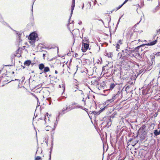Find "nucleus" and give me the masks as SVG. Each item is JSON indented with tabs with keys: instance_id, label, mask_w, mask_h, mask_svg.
Here are the masks:
<instances>
[{
	"instance_id": "nucleus-28",
	"label": "nucleus",
	"mask_w": 160,
	"mask_h": 160,
	"mask_svg": "<svg viewBox=\"0 0 160 160\" xmlns=\"http://www.w3.org/2000/svg\"><path fill=\"white\" fill-rule=\"evenodd\" d=\"M88 39H87V38H84V39L82 40V42H86L88 43Z\"/></svg>"
},
{
	"instance_id": "nucleus-7",
	"label": "nucleus",
	"mask_w": 160,
	"mask_h": 160,
	"mask_svg": "<svg viewBox=\"0 0 160 160\" xmlns=\"http://www.w3.org/2000/svg\"><path fill=\"white\" fill-rule=\"evenodd\" d=\"M89 48V43H88L82 42V50L83 52H85Z\"/></svg>"
},
{
	"instance_id": "nucleus-62",
	"label": "nucleus",
	"mask_w": 160,
	"mask_h": 160,
	"mask_svg": "<svg viewBox=\"0 0 160 160\" xmlns=\"http://www.w3.org/2000/svg\"><path fill=\"white\" fill-rule=\"evenodd\" d=\"M76 91H77V90L75 89V90H74V92H76Z\"/></svg>"
},
{
	"instance_id": "nucleus-17",
	"label": "nucleus",
	"mask_w": 160,
	"mask_h": 160,
	"mask_svg": "<svg viewBox=\"0 0 160 160\" xmlns=\"http://www.w3.org/2000/svg\"><path fill=\"white\" fill-rule=\"evenodd\" d=\"M62 87V89H63V92L62 93V95L63 94V93L64 92H65V84L64 83H63L61 85H59V87L60 88H61Z\"/></svg>"
},
{
	"instance_id": "nucleus-44",
	"label": "nucleus",
	"mask_w": 160,
	"mask_h": 160,
	"mask_svg": "<svg viewBox=\"0 0 160 160\" xmlns=\"http://www.w3.org/2000/svg\"><path fill=\"white\" fill-rule=\"evenodd\" d=\"M51 154H50L49 155V160H51Z\"/></svg>"
},
{
	"instance_id": "nucleus-53",
	"label": "nucleus",
	"mask_w": 160,
	"mask_h": 160,
	"mask_svg": "<svg viewBox=\"0 0 160 160\" xmlns=\"http://www.w3.org/2000/svg\"><path fill=\"white\" fill-rule=\"evenodd\" d=\"M122 52L123 53H125L124 49L122 50Z\"/></svg>"
},
{
	"instance_id": "nucleus-21",
	"label": "nucleus",
	"mask_w": 160,
	"mask_h": 160,
	"mask_svg": "<svg viewBox=\"0 0 160 160\" xmlns=\"http://www.w3.org/2000/svg\"><path fill=\"white\" fill-rule=\"evenodd\" d=\"M91 83L92 84L94 85L95 86H97L99 84L97 80H94L93 81H92L91 82Z\"/></svg>"
},
{
	"instance_id": "nucleus-22",
	"label": "nucleus",
	"mask_w": 160,
	"mask_h": 160,
	"mask_svg": "<svg viewBox=\"0 0 160 160\" xmlns=\"http://www.w3.org/2000/svg\"><path fill=\"white\" fill-rule=\"evenodd\" d=\"M44 64L43 63L40 64L39 65L38 68L39 69H40V70H42L43 69H44Z\"/></svg>"
},
{
	"instance_id": "nucleus-24",
	"label": "nucleus",
	"mask_w": 160,
	"mask_h": 160,
	"mask_svg": "<svg viewBox=\"0 0 160 160\" xmlns=\"http://www.w3.org/2000/svg\"><path fill=\"white\" fill-rule=\"evenodd\" d=\"M50 70V69L48 67H45L44 69V72H47L49 71Z\"/></svg>"
},
{
	"instance_id": "nucleus-63",
	"label": "nucleus",
	"mask_w": 160,
	"mask_h": 160,
	"mask_svg": "<svg viewBox=\"0 0 160 160\" xmlns=\"http://www.w3.org/2000/svg\"><path fill=\"white\" fill-rule=\"evenodd\" d=\"M62 73H64V71H63V72H62Z\"/></svg>"
},
{
	"instance_id": "nucleus-8",
	"label": "nucleus",
	"mask_w": 160,
	"mask_h": 160,
	"mask_svg": "<svg viewBox=\"0 0 160 160\" xmlns=\"http://www.w3.org/2000/svg\"><path fill=\"white\" fill-rule=\"evenodd\" d=\"M146 127L145 125H143L139 129L138 132L139 133H142L143 136L145 137V136H144L146 134V132L144 131V129Z\"/></svg>"
},
{
	"instance_id": "nucleus-37",
	"label": "nucleus",
	"mask_w": 160,
	"mask_h": 160,
	"mask_svg": "<svg viewBox=\"0 0 160 160\" xmlns=\"http://www.w3.org/2000/svg\"><path fill=\"white\" fill-rule=\"evenodd\" d=\"M118 55L119 56H120V57H121V56H122V54L121 53V52H119L118 53Z\"/></svg>"
},
{
	"instance_id": "nucleus-19",
	"label": "nucleus",
	"mask_w": 160,
	"mask_h": 160,
	"mask_svg": "<svg viewBox=\"0 0 160 160\" xmlns=\"http://www.w3.org/2000/svg\"><path fill=\"white\" fill-rule=\"evenodd\" d=\"M31 62L30 60H27L24 62V64L25 66H28L31 63Z\"/></svg>"
},
{
	"instance_id": "nucleus-49",
	"label": "nucleus",
	"mask_w": 160,
	"mask_h": 160,
	"mask_svg": "<svg viewBox=\"0 0 160 160\" xmlns=\"http://www.w3.org/2000/svg\"><path fill=\"white\" fill-rule=\"evenodd\" d=\"M100 21H101L102 22L103 24H104V22H103V21L102 19H100Z\"/></svg>"
},
{
	"instance_id": "nucleus-25",
	"label": "nucleus",
	"mask_w": 160,
	"mask_h": 160,
	"mask_svg": "<svg viewBox=\"0 0 160 160\" xmlns=\"http://www.w3.org/2000/svg\"><path fill=\"white\" fill-rule=\"evenodd\" d=\"M116 115V113L114 112L112 115H111L109 118L111 120V118H114L115 117V116Z\"/></svg>"
},
{
	"instance_id": "nucleus-12",
	"label": "nucleus",
	"mask_w": 160,
	"mask_h": 160,
	"mask_svg": "<svg viewBox=\"0 0 160 160\" xmlns=\"http://www.w3.org/2000/svg\"><path fill=\"white\" fill-rule=\"evenodd\" d=\"M158 5L156 7H155V8H154L153 9L151 10V12L152 13H155L159 10V8H158V7L160 5V3L159 0H158Z\"/></svg>"
},
{
	"instance_id": "nucleus-54",
	"label": "nucleus",
	"mask_w": 160,
	"mask_h": 160,
	"mask_svg": "<svg viewBox=\"0 0 160 160\" xmlns=\"http://www.w3.org/2000/svg\"><path fill=\"white\" fill-rule=\"evenodd\" d=\"M141 21V20H140L136 24V25L138 24L139 23V22H140Z\"/></svg>"
},
{
	"instance_id": "nucleus-60",
	"label": "nucleus",
	"mask_w": 160,
	"mask_h": 160,
	"mask_svg": "<svg viewBox=\"0 0 160 160\" xmlns=\"http://www.w3.org/2000/svg\"><path fill=\"white\" fill-rule=\"evenodd\" d=\"M93 102H94V103L95 104V102L94 101H93Z\"/></svg>"
},
{
	"instance_id": "nucleus-36",
	"label": "nucleus",
	"mask_w": 160,
	"mask_h": 160,
	"mask_svg": "<svg viewBox=\"0 0 160 160\" xmlns=\"http://www.w3.org/2000/svg\"><path fill=\"white\" fill-rule=\"evenodd\" d=\"M128 0H125L124 2H123V3L122 4L123 5L124 4H125L128 1Z\"/></svg>"
},
{
	"instance_id": "nucleus-15",
	"label": "nucleus",
	"mask_w": 160,
	"mask_h": 160,
	"mask_svg": "<svg viewBox=\"0 0 160 160\" xmlns=\"http://www.w3.org/2000/svg\"><path fill=\"white\" fill-rule=\"evenodd\" d=\"M122 44V41L121 40H119L117 43V46L116 48H117L116 50L118 51V49L120 48V46Z\"/></svg>"
},
{
	"instance_id": "nucleus-52",
	"label": "nucleus",
	"mask_w": 160,
	"mask_h": 160,
	"mask_svg": "<svg viewBox=\"0 0 160 160\" xmlns=\"http://www.w3.org/2000/svg\"><path fill=\"white\" fill-rule=\"evenodd\" d=\"M58 73V72L57 70L55 71V73L57 74Z\"/></svg>"
},
{
	"instance_id": "nucleus-46",
	"label": "nucleus",
	"mask_w": 160,
	"mask_h": 160,
	"mask_svg": "<svg viewBox=\"0 0 160 160\" xmlns=\"http://www.w3.org/2000/svg\"><path fill=\"white\" fill-rule=\"evenodd\" d=\"M133 37H135V40H135L136 39H137V36H138V35H137V36H133Z\"/></svg>"
},
{
	"instance_id": "nucleus-59",
	"label": "nucleus",
	"mask_w": 160,
	"mask_h": 160,
	"mask_svg": "<svg viewBox=\"0 0 160 160\" xmlns=\"http://www.w3.org/2000/svg\"><path fill=\"white\" fill-rule=\"evenodd\" d=\"M42 119V118H40L39 119V120H41V119Z\"/></svg>"
},
{
	"instance_id": "nucleus-11",
	"label": "nucleus",
	"mask_w": 160,
	"mask_h": 160,
	"mask_svg": "<svg viewBox=\"0 0 160 160\" xmlns=\"http://www.w3.org/2000/svg\"><path fill=\"white\" fill-rule=\"evenodd\" d=\"M75 2H72V6H71V14H70V18H69V21H68L69 22H68V24H70V18H71V17L72 16V13H73V10L74 9V8L75 6Z\"/></svg>"
},
{
	"instance_id": "nucleus-34",
	"label": "nucleus",
	"mask_w": 160,
	"mask_h": 160,
	"mask_svg": "<svg viewBox=\"0 0 160 160\" xmlns=\"http://www.w3.org/2000/svg\"><path fill=\"white\" fill-rule=\"evenodd\" d=\"M154 58H152L151 59V61H150V62H152L153 63H154Z\"/></svg>"
},
{
	"instance_id": "nucleus-1",
	"label": "nucleus",
	"mask_w": 160,
	"mask_h": 160,
	"mask_svg": "<svg viewBox=\"0 0 160 160\" xmlns=\"http://www.w3.org/2000/svg\"><path fill=\"white\" fill-rule=\"evenodd\" d=\"M81 107H82L81 106H75L73 107L70 108L69 106L68 107L67 106V107L66 108H63L62 110V111L60 112L58 114V116L56 118V121H57H57L59 119V117L61 115H62L64 113L70 111L71 110L76 108H79Z\"/></svg>"
},
{
	"instance_id": "nucleus-29",
	"label": "nucleus",
	"mask_w": 160,
	"mask_h": 160,
	"mask_svg": "<svg viewBox=\"0 0 160 160\" xmlns=\"http://www.w3.org/2000/svg\"><path fill=\"white\" fill-rule=\"evenodd\" d=\"M123 6V5L122 4V5H119L118 7H117L116 8V10H115L116 11H117L122 6Z\"/></svg>"
},
{
	"instance_id": "nucleus-3",
	"label": "nucleus",
	"mask_w": 160,
	"mask_h": 160,
	"mask_svg": "<svg viewBox=\"0 0 160 160\" xmlns=\"http://www.w3.org/2000/svg\"><path fill=\"white\" fill-rule=\"evenodd\" d=\"M122 94V93L121 91H118L117 94L113 95L111 99L107 100V102L108 103L109 102L110 103H111L116 99L118 100L120 99L121 98Z\"/></svg>"
},
{
	"instance_id": "nucleus-64",
	"label": "nucleus",
	"mask_w": 160,
	"mask_h": 160,
	"mask_svg": "<svg viewBox=\"0 0 160 160\" xmlns=\"http://www.w3.org/2000/svg\"><path fill=\"white\" fill-rule=\"evenodd\" d=\"M159 14H160V12H159Z\"/></svg>"
},
{
	"instance_id": "nucleus-61",
	"label": "nucleus",
	"mask_w": 160,
	"mask_h": 160,
	"mask_svg": "<svg viewBox=\"0 0 160 160\" xmlns=\"http://www.w3.org/2000/svg\"><path fill=\"white\" fill-rule=\"evenodd\" d=\"M78 84L76 85V86H77V87H78Z\"/></svg>"
},
{
	"instance_id": "nucleus-39",
	"label": "nucleus",
	"mask_w": 160,
	"mask_h": 160,
	"mask_svg": "<svg viewBox=\"0 0 160 160\" xmlns=\"http://www.w3.org/2000/svg\"><path fill=\"white\" fill-rule=\"evenodd\" d=\"M33 4H32V15H33Z\"/></svg>"
},
{
	"instance_id": "nucleus-6",
	"label": "nucleus",
	"mask_w": 160,
	"mask_h": 160,
	"mask_svg": "<svg viewBox=\"0 0 160 160\" xmlns=\"http://www.w3.org/2000/svg\"><path fill=\"white\" fill-rule=\"evenodd\" d=\"M104 109V108H103L98 111H90L89 113L92 115V117H96Z\"/></svg>"
},
{
	"instance_id": "nucleus-47",
	"label": "nucleus",
	"mask_w": 160,
	"mask_h": 160,
	"mask_svg": "<svg viewBox=\"0 0 160 160\" xmlns=\"http://www.w3.org/2000/svg\"><path fill=\"white\" fill-rule=\"evenodd\" d=\"M82 24V22L81 21H80L78 23V24L79 25H81Z\"/></svg>"
},
{
	"instance_id": "nucleus-38",
	"label": "nucleus",
	"mask_w": 160,
	"mask_h": 160,
	"mask_svg": "<svg viewBox=\"0 0 160 160\" xmlns=\"http://www.w3.org/2000/svg\"><path fill=\"white\" fill-rule=\"evenodd\" d=\"M82 101H83V102H84V105H85V104H86L85 101V100H84V98H83V99H82Z\"/></svg>"
},
{
	"instance_id": "nucleus-9",
	"label": "nucleus",
	"mask_w": 160,
	"mask_h": 160,
	"mask_svg": "<svg viewBox=\"0 0 160 160\" xmlns=\"http://www.w3.org/2000/svg\"><path fill=\"white\" fill-rule=\"evenodd\" d=\"M38 37L36 33L33 32L31 33L29 36V39L31 40H34Z\"/></svg>"
},
{
	"instance_id": "nucleus-35",
	"label": "nucleus",
	"mask_w": 160,
	"mask_h": 160,
	"mask_svg": "<svg viewBox=\"0 0 160 160\" xmlns=\"http://www.w3.org/2000/svg\"><path fill=\"white\" fill-rule=\"evenodd\" d=\"M122 16L120 17V18H119V20H118V23H117V25H118V24H119V22H120V19H121V18H122Z\"/></svg>"
},
{
	"instance_id": "nucleus-56",
	"label": "nucleus",
	"mask_w": 160,
	"mask_h": 160,
	"mask_svg": "<svg viewBox=\"0 0 160 160\" xmlns=\"http://www.w3.org/2000/svg\"><path fill=\"white\" fill-rule=\"evenodd\" d=\"M74 30H76L77 31H78V29H75Z\"/></svg>"
},
{
	"instance_id": "nucleus-16",
	"label": "nucleus",
	"mask_w": 160,
	"mask_h": 160,
	"mask_svg": "<svg viewBox=\"0 0 160 160\" xmlns=\"http://www.w3.org/2000/svg\"><path fill=\"white\" fill-rule=\"evenodd\" d=\"M141 48V46H138L137 47L135 48H134V50L136 51L137 52V56L138 57H140L141 56L140 54L139 53H138V50L140 48Z\"/></svg>"
},
{
	"instance_id": "nucleus-42",
	"label": "nucleus",
	"mask_w": 160,
	"mask_h": 160,
	"mask_svg": "<svg viewBox=\"0 0 160 160\" xmlns=\"http://www.w3.org/2000/svg\"><path fill=\"white\" fill-rule=\"evenodd\" d=\"M46 116H44V120L45 121V122H46Z\"/></svg>"
},
{
	"instance_id": "nucleus-13",
	"label": "nucleus",
	"mask_w": 160,
	"mask_h": 160,
	"mask_svg": "<svg viewBox=\"0 0 160 160\" xmlns=\"http://www.w3.org/2000/svg\"><path fill=\"white\" fill-rule=\"evenodd\" d=\"M150 89L149 88H147L145 89H143L142 91V94L143 95H146L149 93Z\"/></svg>"
},
{
	"instance_id": "nucleus-23",
	"label": "nucleus",
	"mask_w": 160,
	"mask_h": 160,
	"mask_svg": "<svg viewBox=\"0 0 160 160\" xmlns=\"http://www.w3.org/2000/svg\"><path fill=\"white\" fill-rule=\"evenodd\" d=\"M154 134L155 136H157L160 134V132L157 129L154 130Z\"/></svg>"
},
{
	"instance_id": "nucleus-10",
	"label": "nucleus",
	"mask_w": 160,
	"mask_h": 160,
	"mask_svg": "<svg viewBox=\"0 0 160 160\" xmlns=\"http://www.w3.org/2000/svg\"><path fill=\"white\" fill-rule=\"evenodd\" d=\"M16 32V34L17 35V38H18V43L19 44L22 41L21 35L22 34V32H18L14 30Z\"/></svg>"
},
{
	"instance_id": "nucleus-27",
	"label": "nucleus",
	"mask_w": 160,
	"mask_h": 160,
	"mask_svg": "<svg viewBox=\"0 0 160 160\" xmlns=\"http://www.w3.org/2000/svg\"><path fill=\"white\" fill-rule=\"evenodd\" d=\"M139 107V104L137 103L134 106V109L135 110H137L138 109Z\"/></svg>"
},
{
	"instance_id": "nucleus-43",
	"label": "nucleus",
	"mask_w": 160,
	"mask_h": 160,
	"mask_svg": "<svg viewBox=\"0 0 160 160\" xmlns=\"http://www.w3.org/2000/svg\"><path fill=\"white\" fill-rule=\"evenodd\" d=\"M160 31V29H159L158 30H157V34Z\"/></svg>"
},
{
	"instance_id": "nucleus-40",
	"label": "nucleus",
	"mask_w": 160,
	"mask_h": 160,
	"mask_svg": "<svg viewBox=\"0 0 160 160\" xmlns=\"http://www.w3.org/2000/svg\"><path fill=\"white\" fill-rule=\"evenodd\" d=\"M78 54L77 53H75V57L77 58L78 57Z\"/></svg>"
},
{
	"instance_id": "nucleus-41",
	"label": "nucleus",
	"mask_w": 160,
	"mask_h": 160,
	"mask_svg": "<svg viewBox=\"0 0 160 160\" xmlns=\"http://www.w3.org/2000/svg\"><path fill=\"white\" fill-rule=\"evenodd\" d=\"M72 105H76V103L75 102H72Z\"/></svg>"
},
{
	"instance_id": "nucleus-45",
	"label": "nucleus",
	"mask_w": 160,
	"mask_h": 160,
	"mask_svg": "<svg viewBox=\"0 0 160 160\" xmlns=\"http://www.w3.org/2000/svg\"><path fill=\"white\" fill-rule=\"evenodd\" d=\"M45 54H43V57L44 59V58H45Z\"/></svg>"
},
{
	"instance_id": "nucleus-51",
	"label": "nucleus",
	"mask_w": 160,
	"mask_h": 160,
	"mask_svg": "<svg viewBox=\"0 0 160 160\" xmlns=\"http://www.w3.org/2000/svg\"><path fill=\"white\" fill-rule=\"evenodd\" d=\"M84 7V3H83V5L82 7V9H83Z\"/></svg>"
},
{
	"instance_id": "nucleus-48",
	"label": "nucleus",
	"mask_w": 160,
	"mask_h": 160,
	"mask_svg": "<svg viewBox=\"0 0 160 160\" xmlns=\"http://www.w3.org/2000/svg\"><path fill=\"white\" fill-rule=\"evenodd\" d=\"M87 98L89 99V97L88 95V96H87V97L86 98V99H87Z\"/></svg>"
},
{
	"instance_id": "nucleus-14",
	"label": "nucleus",
	"mask_w": 160,
	"mask_h": 160,
	"mask_svg": "<svg viewBox=\"0 0 160 160\" xmlns=\"http://www.w3.org/2000/svg\"><path fill=\"white\" fill-rule=\"evenodd\" d=\"M131 48L127 47L126 48L124 49L125 53H127L128 55L130 54L131 53Z\"/></svg>"
},
{
	"instance_id": "nucleus-33",
	"label": "nucleus",
	"mask_w": 160,
	"mask_h": 160,
	"mask_svg": "<svg viewBox=\"0 0 160 160\" xmlns=\"http://www.w3.org/2000/svg\"><path fill=\"white\" fill-rule=\"evenodd\" d=\"M78 90L79 92V93L81 95H83V92L82 90H81L79 89H78Z\"/></svg>"
},
{
	"instance_id": "nucleus-4",
	"label": "nucleus",
	"mask_w": 160,
	"mask_h": 160,
	"mask_svg": "<svg viewBox=\"0 0 160 160\" xmlns=\"http://www.w3.org/2000/svg\"><path fill=\"white\" fill-rule=\"evenodd\" d=\"M156 35H154L152 38L150 40H149V42L145 44V45L148 46H152L155 45L157 42V40L158 37L156 36Z\"/></svg>"
},
{
	"instance_id": "nucleus-20",
	"label": "nucleus",
	"mask_w": 160,
	"mask_h": 160,
	"mask_svg": "<svg viewBox=\"0 0 160 160\" xmlns=\"http://www.w3.org/2000/svg\"><path fill=\"white\" fill-rule=\"evenodd\" d=\"M154 63L152 62H149V63H148V65H149V68H148V69L151 70L152 68V65Z\"/></svg>"
},
{
	"instance_id": "nucleus-26",
	"label": "nucleus",
	"mask_w": 160,
	"mask_h": 160,
	"mask_svg": "<svg viewBox=\"0 0 160 160\" xmlns=\"http://www.w3.org/2000/svg\"><path fill=\"white\" fill-rule=\"evenodd\" d=\"M64 98H66V97H65V96H61V97H59L58 99V101H61L62 99H63Z\"/></svg>"
},
{
	"instance_id": "nucleus-55",
	"label": "nucleus",
	"mask_w": 160,
	"mask_h": 160,
	"mask_svg": "<svg viewBox=\"0 0 160 160\" xmlns=\"http://www.w3.org/2000/svg\"><path fill=\"white\" fill-rule=\"evenodd\" d=\"M97 2L95 0V2H94V4L96 3V2Z\"/></svg>"
},
{
	"instance_id": "nucleus-2",
	"label": "nucleus",
	"mask_w": 160,
	"mask_h": 160,
	"mask_svg": "<svg viewBox=\"0 0 160 160\" xmlns=\"http://www.w3.org/2000/svg\"><path fill=\"white\" fill-rule=\"evenodd\" d=\"M138 35L137 32L134 31V30L132 28L130 29L127 34L126 37L128 39H132V41L135 40V37L133 36H137Z\"/></svg>"
},
{
	"instance_id": "nucleus-57",
	"label": "nucleus",
	"mask_w": 160,
	"mask_h": 160,
	"mask_svg": "<svg viewBox=\"0 0 160 160\" xmlns=\"http://www.w3.org/2000/svg\"><path fill=\"white\" fill-rule=\"evenodd\" d=\"M48 112H47L46 114V115H47V116H48Z\"/></svg>"
},
{
	"instance_id": "nucleus-5",
	"label": "nucleus",
	"mask_w": 160,
	"mask_h": 160,
	"mask_svg": "<svg viewBox=\"0 0 160 160\" xmlns=\"http://www.w3.org/2000/svg\"><path fill=\"white\" fill-rule=\"evenodd\" d=\"M103 119L104 121L102 122V124L105 125L106 127L109 128L111 125L112 120L108 117H105Z\"/></svg>"
},
{
	"instance_id": "nucleus-30",
	"label": "nucleus",
	"mask_w": 160,
	"mask_h": 160,
	"mask_svg": "<svg viewBox=\"0 0 160 160\" xmlns=\"http://www.w3.org/2000/svg\"><path fill=\"white\" fill-rule=\"evenodd\" d=\"M149 68V65H146L144 69H145V70H150L148 69V68Z\"/></svg>"
},
{
	"instance_id": "nucleus-50",
	"label": "nucleus",
	"mask_w": 160,
	"mask_h": 160,
	"mask_svg": "<svg viewBox=\"0 0 160 160\" xmlns=\"http://www.w3.org/2000/svg\"><path fill=\"white\" fill-rule=\"evenodd\" d=\"M2 21H3V20H2V18H0V21L1 22H2Z\"/></svg>"
},
{
	"instance_id": "nucleus-58",
	"label": "nucleus",
	"mask_w": 160,
	"mask_h": 160,
	"mask_svg": "<svg viewBox=\"0 0 160 160\" xmlns=\"http://www.w3.org/2000/svg\"><path fill=\"white\" fill-rule=\"evenodd\" d=\"M72 2H75V0H72Z\"/></svg>"
},
{
	"instance_id": "nucleus-32",
	"label": "nucleus",
	"mask_w": 160,
	"mask_h": 160,
	"mask_svg": "<svg viewBox=\"0 0 160 160\" xmlns=\"http://www.w3.org/2000/svg\"><path fill=\"white\" fill-rule=\"evenodd\" d=\"M35 159L36 160H41V158L39 156H37L36 158Z\"/></svg>"
},
{
	"instance_id": "nucleus-31",
	"label": "nucleus",
	"mask_w": 160,
	"mask_h": 160,
	"mask_svg": "<svg viewBox=\"0 0 160 160\" xmlns=\"http://www.w3.org/2000/svg\"><path fill=\"white\" fill-rule=\"evenodd\" d=\"M154 54L155 55H156L157 56H160V52H158L156 53H154Z\"/></svg>"
},
{
	"instance_id": "nucleus-18",
	"label": "nucleus",
	"mask_w": 160,
	"mask_h": 160,
	"mask_svg": "<svg viewBox=\"0 0 160 160\" xmlns=\"http://www.w3.org/2000/svg\"><path fill=\"white\" fill-rule=\"evenodd\" d=\"M116 85V83H111L110 85V89L112 90L113 89Z\"/></svg>"
}]
</instances>
